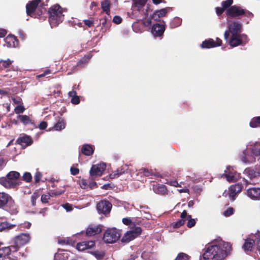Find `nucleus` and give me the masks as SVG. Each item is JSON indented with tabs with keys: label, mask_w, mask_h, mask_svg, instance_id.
Here are the masks:
<instances>
[{
	"label": "nucleus",
	"mask_w": 260,
	"mask_h": 260,
	"mask_svg": "<svg viewBox=\"0 0 260 260\" xmlns=\"http://www.w3.org/2000/svg\"><path fill=\"white\" fill-rule=\"evenodd\" d=\"M62 12V8L58 4L53 5L49 8V22L51 27L56 26L63 21L64 15Z\"/></svg>",
	"instance_id": "39448f33"
},
{
	"label": "nucleus",
	"mask_w": 260,
	"mask_h": 260,
	"mask_svg": "<svg viewBox=\"0 0 260 260\" xmlns=\"http://www.w3.org/2000/svg\"><path fill=\"white\" fill-rule=\"evenodd\" d=\"M246 194L252 200H259L260 199V188L255 187L249 188L247 190Z\"/></svg>",
	"instance_id": "f3484780"
},
{
	"label": "nucleus",
	"mask_w": 260,
	"mask_h": 260,
	"mask_svg": "<svg viewBox=\"0 0 260 260\" xmlns=\"http://www.w3.org/2000/svg\"><path fill=\"white\" fill-rule=\"evenodd\" d=\"M0 184L7 188H14L19 185L17 181L11 180L7 176L0 178Z\"/></svg>",
	"instance_id": "a211bd4d"
},
{
	"label": "nucleus",
	"mask_w": 260,
	"mask_h": 260,
	"mask_svg": "<svg viewBox=\"0 0 260 260\" xmlns=\"http://www.w3.org/2000/svg\"><path fill=\"white\" fill-rule=\"evenodd\" d=\"M112 207L111 204L107 201H102L98 203L96 208L99 212L106 214L109 213Z\"/></svg>",
	"instance_id": "2eb2a0df"
},
{
	"label": "nucleus",
	"mask_w": 260,
	"mask_h": 260,
	"mask_svg": "<svg viewBox=\"0 0 260 260\" xmlns=\"http://www.w3.org/2000/svg\"><path fill=\"white\" fill-rule=\"evenodd\" d=\"M71 173L73 175H76L79 173V169L76 168L71 167Z\"/></svg>",
	"instance_id": "052dcab7"
},
{
	"label": "nucleus",
	"mask_w": 260,
	"mask_h": 260,
	"mask_svg": "<svg viewBox=\"0 0 260 260\" xmlns=\"http://www.w3.org/2000/svg\"><path fill=\"white\" fill-rule=\"evenodd\" d=\"M101 7L103 11L107 14H110V2L109 0H104L101 3Z\"/></svg>",
	"instance_id": "7c9ffc66"
},
{
	"label": "nucleus",
	"mask_w": 260,
	"mask_h": 260,
	"mask_svg": "<svg viewBox=\"0 0 260 260\" xmlns=\"http://www.w3.org/2000/svg\"><path fill=\"white\" fill-rule=\"evenodd\" d=\"M100 22L102 25L101 29L103 32L106 31L111 25L110 20L106 16L100 19Z\"/></svg>",
	"instance_id": "bb28decb"
},
{
	"label": "nucleus",
	"mask_w": 260,
	"mask_h": 260,
	"mask_svg": "<svg viewBox=\"0 0 260 260\" xmlns=\"http://www.w3.org/2000/svg\"><path fill=\"white\" fill-rule=\"evenodd\" d=\"M11 200V198L8 194L0 192V208L5 206Z\"/></svg>",
	"instance_id": "cd10ccee"
},
{
	"label": "nucleus",
	"mask_w": 260,
	"mask_h": 260,
	"mask_svg": "<svg viewBox=\"0 0 260 260\" xmlns=\"http://www.w3.org/2000/svg\"><path fill=\"white\" fill-rule=\"evenodd\" d=\"M24 108L21 105H18L15 108V112L17 114H19L23 112Z\"/></svg>",
	"instance_id": "09e8293b"
},
{
	"label": "nucleus",
	"mask_w": 260,
	"mask_h": 260,
	"mask_svg": "<svg viewBox=\"0 0 260 260\" xmlns=\"http://www.w3.org/2000/svg\"><path fill=\"white\" fill-rule=\"evenodd\" d=\"M18 141L22 145H25L28 146L31 144L32 141L31 138L29 136H25L19 138L18 139Z\"/></svg>",
	"instance_id": "c756f323"
},
{
	"label": "nucleus",
	"mask_w": 260,
	"mask_h": 260,
	"mask_svg": "<svg viewBox=\"0 0 260 260\" xmlns=\"http://www.w3.org/2000/svg\"><path fill=\"white\" fill-rule=\"evenodd\" d=\"M29 240L30 236L28 234H21L15 238L14 245L5 247V251L7 254L10 252L16 251L19 247L27 243Z\"/></svg>",
	"instance_id": "0eeeda50"
},
{
	"label": "nucleus",
	"mask_w": 260,
	"mask_h": 260,
	"mask_svg": "<svg viewBox=\"0 0 260 260\" xmlns=\"http://www.w3.org/2000/svg\"><path fill=\"white\" fill-rule=\"evenodd\" d=\"M120 231L115 228L108 229L104 233L103 240L107 243H114L120 237Z\"/></svg>",
	"instance_id": "6e6552de"
},
{
	"label": "nucleus",
	"mask_w": 260,
	"mask_h": 260,
	"mask_svg": "<svg viewBox=\"0 0 260 260\" xmlns=\"http://www.w3.org/2000/svg\"><path fill=\"white\" fill-rule=\"evenodd\" d=\"M7 31L5 29H0V38L4 37L6 34Z\"/></svg>",
	"instance_id": "338daca9"
},
{
	"label": "nucleus",
	"mask_w": 260,
	"mask_h": 260,
	"mask_svg": "<svg viewBox=\"0 0 260 260\" xmlns=\"http://www.w3.org/2000/svg\"><path fill=\"white\" fill-rule=\"evenodd\" d=\"M172 10L171 7H166L160 10H155L151 16V18L155 21H159L161 17L165 16Z\"/></svg>",
	"instance_id": "dca6fc26"
},
{
	"label": "nucleus",
	"mask_w": 260,
	"mask_h": 260,
	"mask_svg": "<svg viewBox=\"0 0 260 260\" xmlns=\"http://www.w3.org/2000/svg\"><path fill=\"white\" fill-rule=\"evenodd\" d=\"M63 207L67 211H71L72 210V207L69 204H66L63 205Z\"/></svg>",
	"instance_id": "0e129e2a"
},
{
	"label": "nucleus",
	"mask_w": 260,
	"mask_h": 260,
	"mask_svg": "<svg viewBox=\"0 0 260 260\" xmlns=\"http://www.w3.org/2000/svg\"><path fill=\"white\" fill-rule=\"evenodd\" d=\"M171 186L175 187H180V185L178 183V182L176 180L170 181L168 183Z\"/></svg>",
	"instance_id": "e2e57ef3"
},
{
	"label": "nucleus",
	"mask_w": 260,
	"mask_h": 260,
	"mask_svg": "<svg viewBox=\"0 0 260 260\" xmlns=\"http://www.w3.org/2000/svg\"><path fill=\"white\" fill-rule=\"evenodd\" d=\"M128 167L126 165H124L117 169L116 171H114L112 173L109 175L110 179H114L119 177L122 174L127 173Z\"/></svg>",
	"instance_id": "aec40b11"
},
{
	"label": "nucleus",
	"mask_w": 260,
	"mask_h": 260,
	"mask_svg": "<svg viewBox=\"0 0 260 260\" xmlns=\"http://www.w3.org/2000/svg\"><path fill=\"white\" fill-rule=\"evenodd\" d=\"M101 231L102 229L100 225H91L87 228L86 235L88 236H92L99 234Z\"/></svg>",
	"instance_id": "5701e85b"
},
{
	"label": "nucleus",
	"mask_w": 260,
	"mask_h": 260,
	"mask_svg": "<svg viewBox=\"0 0 260 260\" xmlns=\"http://www.w3.org/2000/svg\"><path fill=\"white\" fill-rule=\"evenodd\" d=\"M242 190V185L240 184H237L230 186L228 190H225L223 193V196L229 198L232 201H234L236 194L240 192Z\"/></svg>",
	"instance_id": "9d476101"
},
{
	"label": "nucleus",
	"mask_w": 260,
	"mask_h": 260,
	"mask_svg": "<svg viewBox=\"0 0 260 260\" xmlns=\"http://www.w3.org/2000/svg\"><path fill=\"white\" fill-rule=\"evenodd\" d=\"M233 213L234 209L233 208H229L223 212V215L226 217H228L232 215Z\"/></svg>",
	"instance_id": "49530a36"
},
{
	"label": "nucleus",
	"mask_w": 260,
	"mask_h": 260,
	"mask_svg": "<svg viewBox=\"0 0 260 260\" xmlns=\"http://www.w3.org/2000/svg\"><path fill=\"white\" fill-rule=\"evenodd\" d=\"M141 232V229L136 228L134 230L127 232L121 239L122 242L128 243L136 238Z\"/></svg>",
	"instance_id": "ddd939ff"
},
{
	"label": "nucleus",
	"mask_w": 260,
	"mask_h": 260,
	"mask_svg": "<svg viewBox=\"0 0 260 260\" xmlns=\"http://www.w3.org/2000/svg\"><path fill=\"white\" fill-rule=\"evenodd\" d=\"M154 192L157 194L164 195L168 192L166 186L163 184H157L153 186Z\"/></svg>",
	"instance_id": "393cba45"
},
{
	"label": "nucleus",
	"mask_w": 260,
	"mask_h": 260,
	"mask_svg": "<svg viewBox=\"0 0 260 260\" xmlns=\"http://www.w3.org/2000/svg\"><path fill=\"white\" fill-rule=\"evenodd\" d=\"M129 173L131 174V176L133 178L135 179H137L138 178L137 176H138L139 173H135L134 172H133V170L130 171Z\"/></svg>",
	"instance_id": "774afa93"
},
{
	"label": "nucleus",
	"mask_w": 260,
	"mask_h": 260,
	"mask_svg": "<svg viewBox=\"0 0 260 260\" xmlns=\"http://www.w3.org/2000/svg\"><path fill=\"white\" fill-rule=\"evenodd\" d=\"M47 123L46 122L42 121L40 123V124L39 125V127L41 129H45L47 127Z\"/></svg>",
	"instance_id": "680f3d73"
},
{
	"label": "nucleus",
	"mask_w": 260,
	"mask_h": 260,
	"mask_svg": "<svg viewBox=\"0 0 260 260\" xmlns=\"http://www.w3.org/2000/svg\"><path fill=\"white\" fill-rule=\"evenodd\" d=\"M15 225L12 224L8 222H3L0 224V232L7 231L13 228Z\"/></svg>",
	"instance_id": "2f4dec72"
},
{
	"label": "nucleus",
	"mask_w": 260,
	"mask_h": 260,
	"mask_svg": "<svg viewBox=\"0 0 260 260\" xmlns=\"http://www.w3.org/2000/svg\"><path fill=\"white\" fill-rule=\"evenodd\" d=\"M42 176V174L41 173L39 172H37L35 174V175L34 176L35 180L36 182H38L40 181L41 178Z\"/></svg>",
	"instance_id": "603ef678"
},
{
	"label": "nucleus",
	"mask_w": 260,
	"mask_h": 260,
	"mask_svg": "<svg viewBox=\"0 0 260 260\" xmlns=\"http://www.w3.org/2000/svg\"><path fill=\"white\" fill-rule=\"evenodd\" d=\"M41 0L29 1L26 5V12L28 16L32 18H41L46 11L45 5L41 4Z\"/></svg>",
	"instance_id": "7ed1b4c3"
},
{
	"label": "nucleus",
	"mask_w": 260,
	"mask_h": 260,
	"mask_svg": "<svg viewBox=\"0 0 260 260\" xmlns=\"http://www.w3.org/2000/svg\"><path fill=\"white\" fill-rule=\"evenodd\" d=\"M13 62V61H11L9 59H7V60H3L0 59V63H3V65H11Z\"/></svg>",
	"instance_id": "4d7b16f0"
},
{
	"label": "nucleus",
	"mask_w": 260,
	"mask_h": 260,
	"mask_svg": "<svg viewBox=\"0 0 260 260\" xmlns=\"http://www.w3.org/2000/svg\"><path fill=\"white\" fill-rule=\"evenodd\" d=\"M50 197H51V196L50 194H43L41 196V201L44 203H46L48 202V200Z\"/></svg>",
	"instance_id": "8fccbe9b"
},
{
	"label": "nucleus",
	"mask_w": 260,
	"mask_h": 260,
	"mask_svg": "<svg viewBox=\"0 0 260 260\" xmlns=\"http://www.w3.org/2000/svg\"><path fill=\"white\" fill-rule=\"evenodd\" d=\"M80 102L79 98L78 96H76L71 99V103L73 104H78Z\"/></svg>",
	"instance_id": "bf43d9fd"
},
{
	"label": "nucleus",
	"mask_w": 260,
	"mask_h": 260,
	"mask_svg": "<svg viewBox=\"0 0 260 260\" xmlns=\"http://www.w3.org/2000/svg\"><path fill=\"white\" fill-rule=\"evenodd\" d=\"M133 8L139 12H141L142 9L145 6L147 0H132Z\"/></svg>",
	"instance_id": "b1692460"
},
{
	"label": "nucleus",
	"mask_w": 260,
	"mask_h": 260,
	"mask_svg": "<svg viewBox=\"0 0 260 260\" xmlns=\"http://www.w3.org/2000/svg\"><path fill=\"white\" fill-rule=\"evenodd\" d=\"M243 173L248 177L251 179L255 177L256 176V174H257L253 170L250 169L249 168H247L245 169Z\"/></svg>",
	"instance_id": "473e14b6"
},
{
	"label": "nucleus",
	"mask_w": 260,
	"mask_h": 260,
	"mask_svg": "<svg viewBox=\"0 0 260 260\" xmlns=\"http://www.w3.org/2000/svg\"><path fill=\"white\" fill-rule=\"evenodd\" d=\"M64 190H51L49 194H50L51 197H53L61 194L64 192Z\"/></svg>",
	"instance_id": "79ce46f5"
},
{
	"label": "nucleus",
	"mask_w": 260,
	"mask_h": 260,
	"mask_svg": "<svg viewBox=\"0 0 260 260\" xmlns=\"http://www.w3.org/2000/svg\"><path fill=\"white\" fill-rule=\"evenodd\" d=\"M227 19H241L243 17L251 18L253 15L246 9L243 8L239 5H233L226 11Z\"/></svg>",
	"instance_id": "20e7f679"
},
{
	"label": "nucleus",
	"mask_w": 260,
	"mask_h": 260,
	"mask_svg": "<svg viewBox=\"0 0 260 260\" xmlns=\"http://www.w3.org/2000/svg\"><path fill=\"white\" fill-rule=\"evenodd\" d=\"M251 154L248 153L247 150L243 151L240 155V159L245 164L251 163L255 161V157H258L260 155V143L256 142L250 145Z\"/></svg>",
	"instance_id": "423d86ee"
},
{
	"label": "nucleus",
	"mask_w": 260,
	"mask_h": 260,
	"mask_svg": "<svg viewBox=\"0 0 260 260\" xmlns=\"http://www.w3.org/2000/svg\"><path fill=\"white\" fill-rule=\"evenodd\" d=\"M113 21L116 24H120L122 21L121 18L119 16H115L113 18Z\"/></svg>",
	"instance_id": "13d9d810"
},
{
	"label": "nucleus",
	"mask_w": 260,
	"mask_h": 260,
	"mask_svg": "<svg viewBox=\"0 0 260 260\" xmlns=\"http://www.w3.org/2000/svg\"><path fill=\"white\" fill-rule=\"evenodd\" d=\"M260 240V234L258 232L255 235H251V238H247L245 240L243 248L245 251L251 250L255 241L258 242Z\"/></svg>",
	"instance_id": "f8f14e48"
},
{
	"label": "nucleus",
	"mask_w": 260,
	"mask_h": 260,
	"mask_svg": "<svg viewBox=\"0 0 260 260\" xmlns=\"http://www.w3.org/2000/svg\"><path fill=\"white\" fill-rule=\"evenodd\" d=\"M221 177H225L229 182H234L238 180L239 178V174L234 170L233 167L228 166L224 171V174H222Z\"/></svg>",
	"instance_id": "9b49d317"
},
{
	"label": "nucleus",
	"mask_w": 260,
	"mask_h": 260,
	"mask_svg": "<svg viewBox=\"0 0 260 260\" xmlns=\"http://www.w3.org/2000/svg\"><path fill=\"white\" fill-rule=\"evenodd\" d=\"M233 0H225L223 1L221 3V6L225 9L226 10L230 8L231 7L233 6L232 4H233Z\"/></svg>",
	"instance_id": "ea45409f"
},
{
	"label": "nucleus",
	"mask_w": 260,
	"mask_h": 260,
	"mask_svg": "<svg viewBox=\"0 0 260 260\" xmlns=\"http://www.w3.org/2000/svg\"><path fill=\"white\" fill-rule=\"evenodd\" d=\"M19 176L20 174L16 171H11L7 175V177L10 178L11 180L16 181H17L16 179H18L19 177Z\"/></svg>",
	"instance_id": "4c0bfd02"
},
{
	"label": "nucleus",
	"mask_w": 260,
	"mask_h": 260,
	"mask_svg": "<svg viewBox=\"0 0 260 260\" xmlns=\"http://www.w3.org/2000/svg\"><path fill=\"white\" fill-rule=\"evenodd\" d=\"M189 259V256L184 253H180L178 254V256L176 258L175 260H188Z\"/></svg>",
	"instance_id": "a19ab883"
},
{
	"label": "nucleus",
	"mask_w": 260,
	"mask_h": 260,
	"mask_svg": "<svg viewBox=\"0 0 260 260\" xmlns=\"http://www.w3.org/2000/svg\"><path fill=\"white\" fill-rule=\"evenodd\" d=\"M232 249L230 243L220 241L208 245L203 255L205 260H223Z\"/></svg>",
	"instance_id": "f257e3e1"
},
{
	"label": "nucleus",
	"mask_w": 260,
	"mask_h": 260,
	"mask_svg": "<svg viewBox=\"0 0 260 260\" xmlns=\"http://www.w3.org/2000/svg\"><path fill=\"white\" fill-rule=\"evenodd\" d=\"M82 152L85 155L89 156L93 154V149L91 145H84L81 149Z\"/></svg>",
	"instance_id": "c85d7f7f"
},
{
	"label": "nucleus",
	"mask_w": 260,
	"mask_h": 260,
	"mask_svg": "<svg viewBox=\"0 0 260 260\" xmlns=\"http://www.w3.org/2000/svg\"><path fill=\"white\" fill-rule=\"evenodd\" d=\"M260 124V116L252 118L249 123L250 127L254 128L258 127Z\"/></svg>",
	"instance_id": "72a5a7b5"
},
{
	"label": "nucleus",
	"mask_w": 260,
	"mask_h": 260,
	"mask_svg": "<svg viewBox=\"0 0 260 260\" xmlns=\"http://www.w3.org/2000/svg\"><path fill=\"white\" fill-rule=\"evenodd\" d=\"M122 222L125 225H129L131 223V220L129 218H124L122 219Z\"/></svg>",
	"instance_id": "69168bd1"
},
{
	"label": "nucleus",
	"mask_w": 260,
	"mask_h": 260,
	"mask_svg": "<svg viewBox=\"0 0 260 260\" xmlns=\"http://www.w3.org/2000/svg\"><path fill=\"white\" fill-rule=\"evenodd\" d=\"M4 40L8 47H16L18 45V40L13 35H8Z\"/></svg>",
	"instance_id": "412c9836"
},
{
	"label": "nucleus",
	"mask_w": 260,
	"mask_h": 260,
	"mask_svg": "<svg viewBox=\"0 0 260 260\" xmlns=\"http://www.w3.org/2000/svg\"><path fill=\"white\" fill-rule=\"evenodd\" d=\"M92 55H91L90 53L84 55V56L81 58V59L78 62L77 65H81V64H85L88 63Z\"/></svg>",
	"instance_id": "f704fd0d"
},
{
	"label": "nucleus",
	"mask_w": 260,
	"mask_h": 260,
	"mask_svg": "<svg viewBox=\"0 0 260 260\" xmlns=\"http://www.w3.org/2000/svg\"><path fill=\"white\" fill-rule=\"evenodd\" d=\"M181 219L178 220L175 222L174 224L175 228H179L184 224L186 219H188L190 218V215H187V212L185 210H184L180 215Z\"/></svg>",
	"instance_id": "a878e982"
},
{
	"label": "nucleus",
	"mask_w": 260,
	"mask_h": 260,
	"mask_svg": "<svg viewBox=\"0 0 260 260\" xmlns=\"http://www.w3.org/2000/svg\"><path fill=\"white\" fill-rule=\"evenodd\" d=\"M186 220H188L187 223V226L188 228H191L193 226L196 224V220L194 219H192L191 217L188 219H186Z\"/></svg>",
	"instance_id": "de8ad7c7"
},
{
	"label": "nucleus",
	"mask_w": 260,
	"mask_h": 260,
	"mask_svg": "<svg viewBox=\"0 0 260 260\" xmlns=\"http://www.w3.org/2000/svg\"><path fill=\"white\" fill-rule=\"evenodd\" d=\"M18 119L25 125L28 124L31 122L29 117L27 115H19Z\"/></svg>",
	"instance_id": "e433bc0d"
},
{
	"label": "nucleus",
	"mask_w": 260,
	"mask_h": 260,
	"mask_svg": "<svg viewBox=\"0 0 260 260\" xmlns=\"http://www.w3.org/2000/svg\"><path fill=\"white\" fill-rule=\"evenodd\" d=\"M23 179L26 182H29L31 180L32 177L30 173L25 172L23 175Z\"/></svg>",
	"instance_id": "a18cd8bd"
},
{
	"label": "nucleus",
	"mask_w": 260,
	"mask_h": 260,
	"mask_svg": "<svg viewBox=\"0 0 260 260\" xmlns=\"http://www.w3.org/2000/svg\"><path fill=\"white\" fill-rule=\"evenodd\" d=\"M242 25L238 21L228 23V30L224 34V39L229 40V43L232 47L245 45L248 42V37L246 35L241 34Z\"/></svg>",
	"instance_id": "f03ea898"
},
{
	"label": "nucleus",
	"mask_w": 260,
	"mask_h": 260,
	"mask_svg": "<svg viewBox=\"0 0 260 260\" xmlns=\"http://www.w3.org/2000/svg\"><path fill=\"white\" fill-rule=\"evenodd\" d=\"M139 173H143L145 176H149L152 174V173L145 168H142L139 170Z\"/></svg>",
	"instance_id": "37998d69"
},
{
	"label": "nucleus",
	"mask_w": 260,
	"mask_h": 260,
	"mask_svg": "<svg viewBox=\"0 0 260 260\" xmlns=\"http://www.w3.org/2000/svg\"><path fill=\"white\" fill-rule=\"evenodd\" d=\"M222 44V41L218 38H216V41L212 39H208L204 41L201 46L202 48H211L220 46Z\"/></svg>",
	"instance_id": "4468645a"
},
{
	"label": "nucleus",
	"mask_w": 260,
	"mask_h": 260,
	"mask_svg": "<svg viewBox=\"0 0 260 260\" xmlns=\"http://www.w3.org/2000/svg\"><path fill=\"white\" fill-rule=\"evenodd\" d=\"M65 123L63 120H59L54 125L53 128L56 131H60L65 128Z\"/></svg>",
	"instance_id": "58836bf2"
},
{
	"label": "nucleus",
	"mask_w": 260,
	"mask_h": 260,
	"mask_svg": "<svg viewBox=\"0 0 260 260\" xmlns=\"http://www.w3.org/2000/svg\"><path fill=\"white\" fill-rule=\"evenodd\" d=\"M85 25L89 27H91L93 25V21L89 19H85L83 20Z\"/></svg>",
	"instance_id": "6e6d98bb"
},
{
	"label": "nucleus",
	"mask_w": 260,
	"mask_h": 260,
	"mask_svg": "<svg viewBox=\"0 0 260 260\" xmlns=\"http://www.w3.org/2000/svg\"><path fill=\"white\" fill-rule=\"evenodd\" d=\"M182 20L178 17H175L173 20L171 22V27L175 28L181 25Z\"/></svg>",
	"instance_id": "c9c22d12"
},
{
	"label": "nucleus",
	"mask_w": 260,
	"mask_h": 260,
	"mask_svg": "<svg viewBox=\"0 0 260 260\" xmlns=\"http://www.w3.org/2000/svg\"><path fill=\"white\" fill-rule=\"evenodd\" d=\"M56 73V71H53L51 70H45L43 74H40L38 75V78H41L45 76H46L50 74H54Z\"/></svg>",
	"instance_id": "c03bdc74"
},
{
	"label": "nucleus",
	"mask_w": 260,
	"mask_h": 260,
	"mask_svg": "<svg viewBox=\"0 0 260 260\" xmlns=\"http://www.w3.org/2000/svg\"><path fill=\"white\" fill-rule=\"evenodd\" d=\"M216 13L218 16L221 15L225 10H226L225 9L223 8V7H216L215 8Z\"/></svg>",
	"instance_id": "3c124183"
},
{
	"label": "nucleus",
	"mask_w": 260,
	"mask_h": 260,
	"mask_svg": "<svg viewBox=\"0 0 260 260\" xmlns=\"http://www.w3.org/2000/svg\"><path fill=\"white\" fill-rule=\"evenodd\" d=\"M94 244L93 241H84L79 243L77 245V249L79 251H83L92 248L94 246Z\"/></svg>",
	"instance_id": "4be33fe9"
},
{
	"label": "nucleus",
	"mask_w": 260,
	"mask_h": 260,
	"mask_svg": "<svg viewBox=\"0 0 260 260\" xmlns=\"http://www.w3.org/2000/svg\"><path fill=\"white\" fill-rule=\"evenodd\" d=\"M80 185L81 187L83 189L87 188L88 186V183L87 181L85 179H82L80 183Z\"/></svg>",
	"instance_id": "864d4df0"
},
{
	"label": "nucleus",
	"mask_w": 260,
	"mask_h": 260,
	"mask_svg": "<svg viewBox=\"0 0 260 260\" xmlns=\"http://www.w3.org/2000/svg\"><path fill=\"white\" fill-rule=\"evenodd\" d=\"M105 169L106 164L104 162L92 165L89 172L91 180H94L96 177L101 176Z\"/></svg>",
	"instance_id": "1a4fd4ad"
},
{
	"label": "nucleus",
	"mask_w": 260,
	"mask_h": 260,
	"mask_svg": "<svg viewBox=\"0 0 260 260\" xmlns=\"http://www.w3.org/2000/svg\"><path fill=\"white\" fill-rule=\"evenodd\" d=\"M39 196L36 193H34L31 197V202L32 206H35L36 202Z\"/></svg>",
	"instance_id": "5fc2aeb1"
},
{
	"label": "nucleus",
	"mask_w": 260,
	"mask_h": 260,
	"mask_svg": "<svg viewBox=\"0 0 260 260\" xmlns=\"http://www.w3.org/2000/svg\"><path fill=\"white\" fill-rule=\"evenodd\" d=\"M165 30L164 24L159 23L154 24L151 28V32L155 37H160L162 36Z\"/></svg>",
	"instance_id": "6ab92c4d"
}]
</instances>
